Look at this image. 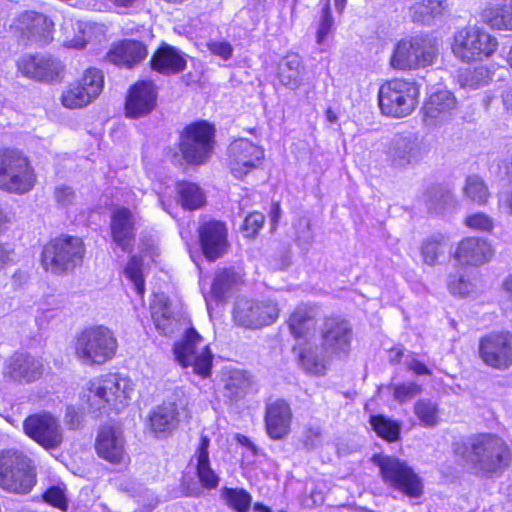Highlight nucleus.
Here are the masks:
<instances>
[{
  "mask_svg": "<svg viewBox=\"0 0 512 512\" xmlns=\"http://www.w3.org/2000/svg\"><path fill=\"white\" fill-rule=\"evenodd\" d=\"M133 391L134 386L130 379L117 373H109L88 383L84 399L94 413H118L127 406Z\"/></svg>",
  "mask_w": 512,
  "mask_h": 512,
  "instance_id": "f257e3e1",
  "label": "nucleus"
},
{
  "mask_svg": "<svg viewBox=\"0 0 512 512\" xmlns=\"http://www.w3.org/2000/svg\"><path fill=\"white\" fill-rule=\"evenodd\" d=\"M511 461L506 441L492 433L476 435L471 442V462L476 472L489 477L501 474Z\"/></svg>",
  "mask_w": 512,
  "mask_h": 512,
  "instance_id": "f03ea898",
  "label": "nucleus"
},
{
  "mask_svg": "<svg viewBox=\"0 0 512 512\" xmlns=\"http://www.w3.org/2000/svg\"><path fill=\"white\" fill-rule=\"evenodd\" d=\"M117 348L113 331L102 325L82 330L75 340V356L86 366L105 364L114 358Z\"/></svg>",
  "mask_w": 512,
  "mask_h": 512,
  "instance_id": "7ed1b4c3",
  "label": "nucleus"
},
{
  "mask_svg": "<svg viewBox=\"0 0 512 512\" xmlns=\"http://www.w3.org/2000/svg\"><path fill=\"white\" fill-rule=\"evenodd\" d=\"M419 95L415 82L400 78L387 81L378 92L380 110L393 118L407 117L415 110Z\"/></svg>",
  "mask_w": 512,
  "mask_h": 512,
  "instance_id": "20e7f679",
  "label": "nucleus"
},
{
  "mask_svg": "<svg viewBox=\"0 0 512 512\" xmlns=\"http://www.w3.org/2000/svg\"><path fill=\"white\" fill-rule=\"evenodd\" d=\"M373 463L379 468L382 481L389 488L410 498L423 494V482L406 461L394 456L374 455Z\"/></svg>",
  "mask_w": 512,
  "mask_h": 512,
  "instance_id": "39448f33",
  "label": "nucleus"
},
{
  "mask_svg": "<svg viewBox=\"0 0 512 512\" xmlns=\"http://www.w3.org/2000/svg\"><path fill=\"white\" fill-rule=\"evenodd\" d=\"M36 174L28 158L15 150L0 152V189L18 195L33 189Z\"/></svg>",
  "mask_w": 512,
  "mask_h": 512,
  "instance_id": "423d86ee",
  "label": "nucleus"
},
{
  "mask_svg": "<svg viewBox=\"0 0 512 512\" xmlns=\"http://www.w3.org/2000/svg\"><path fill=\"white\" fill-rule=\"evenodd\" d=\"M497 48V38L476 25L458 30L453 37L452 52L456 58L466 63L489 58Z\"/></svg>",
  "mask_w": 512,
  "mask_h": 512,
  "instance_id": "0eeeda50",
  "label": "nucleus"
},
{
  "mask_svg": "<svg viewBox=\"0 0 512 512\" xmlns=\"http://www.w3.org/2000/svg\"><path fill=\"white\" fill-rule=\"evenodd\" d=\"M175 359L183 368L202 378L211 373L213 355L209 345L194 328H185L183 337L174 344Z\"/></svg>",
  "mask_w": 512,
  "mask_h": 512,
  "instance_id": "6e6552de",
  "label": "nucleus"
},
{
  "mask_svg": "<svg viewBox=\"0 0 512 512\" xmlns=\"http://www.w3.org/2000/svg\"><path fill=\"white\" fill-rule=\"evenodd\" d=\"M436 44L426 37L400 40L390 57V65L396 70H414L432 65L437 58Z\"/></svg>",
  "mask_w": 512,
  "mask_h": 512,
  "instance_id": "1a4fd4ad",
  "label": "nucleus"
},
{
  "mask_svg": "<svg viewBox=\"0 0 512 512\" xmlns=\"http://www.w3.org/2000/svg\"><path fill=\"white\" fill-rule=\"evenodd\" d=\"M35 484V473L31 460L18 451L0 454V487L19 494L28 493Z\"/></svg>",
  "mask_w": 512,
  "mask_h": 512,
  "instance_id": "9d476101",
  "label": "nucleus"
},
{
  "mask_svg": "<svg viewBox=\"0 0 512 512\" xmlns=\"http://www.w3.org/2000/svg\"><path fill=\"white\" fill-rule=\"evenodd\" d=\"M84 245L80 238L61 236L44 246L41 261L45 270L61 274L82 262Z\"/></svg>",
  "mask_w": 512,
  "mask_h": 512,
  "instance_id": "9b49d317",
  "label": "nucleus"
},
{
  "mask_svg": "<svg viewBox=\"0 0 512 512\" xmlns=\"http://www.w3.org/2000/svg\"><path fill=\"white\" fill-rule=\"evenodd\" d=\"M9 29L25 45H46L53 40L54 22L41 12L26 10L12 19Z\"/></svg>",
  "mask_w": 512,
  "mask_h": 512,
  "instance_id": "f8f14e48",
  "label": "nucleus"
},
{
  "mask_svg": "<svg viewBox=\"0 0 512 512\" xmlns=\"http://www.w3.org/2000/svg\"><path fill=\"white\" fill-rule=\"evenodd\" d=\"M214 128L205 121L188 125L180 136L179 149L184 160L193 165L205 163L214 148Z\"/></svg>",
  "mask_w": 512,
  "mask_h": 512,
  "instance_id": "ddd939ff",
  "label": "nucleus"
},
{
  "mask_svg": "<svg viewBox=\"0 0 512 512\" xmlns=\"http://www.w3.org/2000/svg\"><path fill=\"white\" fill-rule=\"evenodd\" d=\"M23 431L47 451L59 449L64 442V429L60 419L48 411L27 416L23 421Z\"/></svg>",
  "mask_w": 512,
  "mask_h": 512,
  "instance_id": "4468645a",
  "label": "nucleus"
},
{
  "mask_svg": "<svg viewBox=\"0 0 512 512\" xmlns=\"http://www.w3.org/2000/svg\"><path fill=\"white\" fill-rule=\"evenodd\" d=\"M457 104L455 95L449 90L431 92L421 108L423 125L429 130L447 125L456 114Z\"/></svg>",
  "mask_w": 512,
  "mask_h": 512,
  "instance_id": "2eb2a0df",
  "label": "nucleus"
},
{
  "mask_svg": "<svg viewBox=\"0 0 512 512\" xmlns=\"http://www.w3.org/2000/svg\"><path fill=\"white\" fill-rule=\"evenodd\" d=\"M277 318L278 308L272 301H256L241 297L235 302L233 319L239 326L257 329L274 323Z\"/></svg>",
  "mask_w": 512,
  "mask_h": 512,
  "instance_id": "dca6fc26",
  "label": "nucleus"
},
{
  "mask_svg": "<svg viewBox=\"0 0 512 512\" xmlns=\"http://www.w3.org/2000/svg\"><path fill=\"white\" fill-rule=\"evenodd\" d=\"M425 155L424 143L417 134L411 132L394 135L387 150L388 160L399 168L416 165Z\"/></svg>",
  "mask_w": 512,
  "mask_h": 512,
  "instance_id": "f3484780",
  "label": "nucleus"
},
{
  "mask_svg": "<svg viewBox=\"0 0 512 512\" xmlns=\"http://www.w3.org/2000/svg\"><path fill=\"white\" fill-rule=\"evenodd\" d=\"M44 373L43 359L28 352H16L5 362L4 378L16 384H30L38 381Z\"/></svg>",
  "mask_w": 512,
  "mask_h": 512,
  "instance_id": "a211bd4d",
  "label": "nucleus"
},
{
  "mask_svg": "<svg viewBox=\"0 0 512 512\" xmlns=\"http://www.w3.org/2000/svg\"><path fill=\"white\" fill-rule=\"evenodd\" d=\"M104 84L100 70L89 68L78 82L63 92L62 104L70 109L81 108L99 96Z\"/></svg>",
  "mask_w": 512,
  "mask_h": 512,
  "instance_id": "6ab92c4d",
  "label": "nucleus"
},
{
  "mask_svg": "<svg viewBox=\"0 0 512 512\" xmlns=\"http://www.w3.org/2000/svg\"><path fill=\"white\" fill-rule=\"evenodd\" d=\"M479 355L483 362L496 369L512 364V335L508 332L491 333L481 338Z\"/></svg>",
  "mask_w": 512,
  "mask_h": 512,
  "instance_id": "aec40b11",
  "label": "nucleus"
},
{
  "mask_svg": "<svg viewBox=\"0 0 512 512\" xmlns=\"http://www.w3.org/2000/svg\"><path fill=\"white\" fill-rule=\"evenodd\" d=\"M351 338L352 328L348 321L338 317L325 319L321 327V346L331 357L347 355Z\"/></svg>",
  "mask_w": 512,
  "mask_h": 512,
  "instance_id": "412c9836",
  "label": "nucleus"
},
{
  "mask_svg": "<svg viewBox=\"0 0 512 512\" xmlns=\"http://www.w3.org/2000/svg\"><path fill=\"white\" fill-rule=\"evenodd\" d=\"M229 166L236 178H242L256 169L264 159V150L248 139H238L229 146Z\"/></svg>",
  "mask_w": 512,
  "mask_h": 512,
  "instance_id": "4be33fe9",
  "label": "nucleus"
},
{
  "mask_svg": "<svg viewBox=\"0 0 512 512\" xmlns=\"http://www.w3.org/2000/svg\"><path fill=\"white\" fill-rule=\"evenodd\" d=\"M95 449L99 457L112 464H124L129 459L122 431L115 426L106 425L99 429Z\"/></svg>",
  "mask_w": 512,
  "mask_h": 512,
  "instance_id": "5701e85b",
  "label": "nucleus"
},
{
  "mask_svg": "<svg viewBox=\"0 0 512 512\" xmlns=\"http://www.w3.org/2000/svg\"><path fill=\"white\" fill-rule=\"evenodd\" d=\"M18 70L26 77L37 81H53L63 70L60 61L46 55L26 54L17 62Z\"/></svg>",
  "mask_w": 512,
  "mask_h": 512,
  "instance_id": "b1692460",
  "label": "nucleus"
},
{
  "mask_svg": "<svg viewBox=\"0 0 512 512\" xmlns=\"http://www.w3.org/2000/svg\"><path fill=\"white\" fill-rule=\"evenodd\" d=\"M199 238L205 257L214 261L228 248L227 228L223 222L210 220L199 227Z\"/></svg>",
  "mask_w": 512,
  "mask_h": 512,
  "instance_id": "393cba45",
  "label": "nucleus"
},
{
  "mask_svg": "<svg viewBox=\"0 0 512 512\" xmlns=\"http://www.w3.org/2000/svg\"><path fill=\"white\" fill-rule=\"evenodd\" d=\"M491 243L480 237H467L457 246L455 259L465 265L481 266L489 262L494 256Z\"/></svg>",
  "mask_w": 512,
  "mask_h": 512,
  "instance_id": "a878e982",
  "label": "nucleus"
},
{
  "mask_svg": "<svg viewBox=\"0 0 512 512\" xmlns=\"http://www.w3.org/2000/svg\"><path fill=\"white\" fill-rule=\"evenodd\" d=\"M292 421V411L289 404L277 399L267 404L265 411V426L267 434L274 440H279L288 435Z\"/></svg>",
  "mask_w": 512,
  "mask_h": 512,
  "instance_id": "bb28decb",
  "label": "nucleus"
},
{
  "mask_svg": "<svg viewBox=\"0 0 512 512\" xmlns=\"http://www.w3.org/2000/svg\"><path fill=\"white\" fill-rule=\"evenodd\" d=\"M156 103V91L152 82L141 81L130 90L126 100V115L131 118L142 117L150 113Z\"/></svg>",
  "mask_w": 512,
  "mask_h": 512,
  "instance_id": "cd10ccee",
  "label": "nucleus"
},
{
  "mask_svg": "<svg viewBox=\"0 0 512 512\" xmlns=\"http://www.w3.org/2000/svg\"><path fill=\"white\" fill-rule=\"evenodd\" d=\"M150 310L156 329L165 336L175 334L186 326L185 319L173 315L168 298L164 294L154 296Z\"/></svg>",
  "mask_w": 512,
  "mask_h": 512,
  "instance_id": "c85d7f7f",
  "label": "nucleus"
},
{
  "mask_svg": "<svg viewBox=\"0 0 512 512\" xmlns=\"http://www.w3.org/2000/svg\"><path fill=\"white\" fill-rule=\"evenodd\" d=\"M135 215L127 208L121 207L114 210L111 217V233L113 241L123 251L127 252L132 247L135 238Z\"/></svg>",
  "mask_w": 512,
  "mask_h": 512,
  "instance_id": "c756f323",
  "label": "nucleus"
},
{
  "mask_svg": "<svg viewBox=\"0 0 512 512\" xmlns=\"http://www.w3.org/2000/svg\"><path fill=\"white\" fill-rule=\"evenodd\" d=\"M297 352L298 363L302 370L311 375L322 376L327 370L329 360L332 358L328 353L312 343L299 344L294 347Z\"/></svg>",
  "mask_w": 512,
  "mask_h": 512,
  "instance_id": "7c9ffc66",
  "label": "nucleus"
},
{
  "mask_svg": "<svg viewBox=\"0 0 512 512\" xmlns=\"http://www.w3.org/2000/svg\"><path fill=\"white\" fill-rule=\"evenodd\" d=\"M147 56L146 46L135 40H124L111 47L107 59L121 67L131 68Z\"/></svg>",
  "mask_w": 512,
  "mask_h": 512,
  "instance_id": "2f4dec72",
  "label": "nucleus"
},
{
  "mask_svg": "<svg viewBox=\"0 0 512 512\" xmlns=\"http://www.w3.org/2000/svg\"><path fill=\"white\" fill-rule=\"evenodd\" d=\"M304 76L305 65L299 54L288 53L278 62L276 77L286 88L298 89L303 84Z\"/></svg>",
  "mask_w": 512,
  "mask_h": 512,
  "instance_id": "473e14b6",
  "label": "nucleus"
},
{
  "mask_svg": "<svg viewBox=\"0 0 512 512\" xmlns=\"http://www.w3.org/2000/svg\"><path fill=\"white\" fill-rule=\"evenodd\" d=\"M151 67L164 75L176 74L185 69L186 59L176 48L163 45L152 56Z\"/></svg>",
  "mask_w": 512,
  "mask_h": 512,
  "instance_id": "72a5a7b5",
  "label": "nucleus"
},
{
  "mask_svg": "<svg viewBox=\"0 0 512 512\" xmlns=\"http://www.w3.org/2000/svg\"><path fill=\"white\" fill-rule=\"evenodd\" d=\"M178 424L179 413L172 403L158 406L150 415V429L159 438L170 435Z\"/></svg>",
  "mask_w": 512,
  "mask_h": 512,
  "instance_id": "f704fd0d",
  "label": "nucleus"
},
{
  "mask_svg": "<svg viewBox=\"0 0 512 512\" xmlns=\"http://www.w3.org/2000/svg\"><path fill=\"white\" fill-rule=\"evenodd\" d=\"M210 440L207 436H201L196 451V474L201 487L207 490L215 489L219 485L220 478L210 466L209 448Z\"/></svg>",
  "mask_w": 512,
  "mask_h": 512,
  "instance_id": "c9c22d12",
  "label": "nucleus"
},
{
  "mask_svg": "<svg viewBox=\"0 0 512 512\" xmlns=\"http://www.w3.org/2000/svg\"><path fill=\"white\" fill-rule=\"evenodd\" d=\"M481 19L491 29L512 31V0H506L502 6L486 7Z\"/></svg>",
  "mask_w": 512,
  "mask_h": 512,
  "instance_id": "e433bc0d",
  "label": "nucleus"
},
{
  "mask_svg": "<svg viewBox=\"0 0 512 512\" xmlns=\"http://www.w3.org/2000/svg\"><path fill=\"white\" fill-rule=\"evenodd\" d=\"M315 326L312 311L305 306H299L291 314L288 327L292 336L296 339L306 337Z\"/></svg>",
  "mask_w": 512,
  "mask_h": 512,
  "instance_id": "4c0bfd02",
  "label": "nucleus"
},
{
  "mask_svg": "<svg viewBox=\"0 0 512 512\" xmlns=\"http://www.w3.org/2000/svg\"><path fill=\"white\" fill-rule=\"evenodd\" d=\"M241 282V275L233 268H225L216 273L211 286V296L222 301L226 295Z\"/></svg>",
  "mask_w": 512,
  "mask_h": 512,
  "instance_id": "58836bf2",
  "label": "nucleus"
},
{
  "mask_svg": "<svg viewBox=\"0 0 512 512\" xmlns=\"http://www.w3.org/2000/svg\"><path fill=\"white\" fill-rule=\"evenodd\" d=\"M447 0H423L411 7L414 21L429 23V21L447 11Z\"/></svg>",
  "mask_w": 512,
  "mask_h": 512,
  "instance_id": "ea45409f",
  "label": "nucleus"
},
{
  "mask_svg": "<svg viewBox=\"0 0 512 512\" xmlns=\"http://www.w3.org/2000/svg\"><path fill=\"white\" fill-rule=\"evenodd\" d=\"M181 205L184 209L195 210L205 203V195L201 188L195 183L183 181L176 186Z\"/></svg>",
  "mask_w": 512,
  "mask_h": 512,
  "instance_id": "a19ab883",
  "label": "nucleus"
},
{
  "mask_svg": "<svg viewBox=\"0 0 512 512\" xmlns=\"http://www.w3.org/2000/svg\"><path fill=\"white\" fill-rule=\"evenodd\" d=\"M492 72L486 66H477L474 69H466L458 76L459 85L468 90H476L490 83Z\"/></svg>",
  "mask_w": 512,
  "mask_h": 512,
  "instance_id": "79ce46f5",
  "label": "nucleus"
},
{
  "mask_svg": "<svg viewBox=\"0 0 512 512\" xmlns=\"http://www.w3.org/2000/svg\"><path fill=\"white\" fill-rule=\"evenodd\" d=\"M250 386L247 374L241 370H232L224 380V395L231 400L241 398Z\"/></svg>",
  "mask_w": 512,
  "mask_h": 512,
  "instance_id": "37998d69",
  "label": "nucleus"
},
{
  "mask_svg": "<svg viewBox=\"0 0 512 512\" xmlns=\"http://www.w3.org/2000/svg\"><path fill=\"white\" fill-rule=\"evenodd\" d=\"M369 422L376 434L386 441L394 442L399 439L401 426L397 421L383 415H372Z\"/></svg>",
  "mask_w": 512,
  "mask_h": 512,
  "instance_id": "c03bdc74",
  "label": "nucleus"
},
{
  "mask_svg": "<svg viewBox=\"0 0 512 512\" xmlns=\"http://www.w3.org/2000/svg\"><path fill=\"white\" fill-rule=\"evenodd\" d=\"M414 413L424 427H435L440 422L438 404L432 400H418L414 405Z\"/></svg>",
  "mask_w": 512,
  "mask_h": 512,
  "instance_id": "a18cd8bd",
  "label": "nucleus"
},
{
  "mask_svg": "<svg viewBox=\"0 0 512 512\" xmlns=\"http://www.w3.org/2000/svg\"><path fill=\"white\" fill-rule=\"evenodd\" d=\"M464 195L479 205L487 203L490 193L484 181L476 175L468 176L463 187Z\"/></svg>",
  "mask_w": 512,
  "mask_h": 512,
  "instance_id": "49530a36",
  "label": "nucleus"
},
{
  "mask_svg": "<svg viewBox=\"0 0 512 512\" xmlns=\"http://www.w3.org/2000/svg\"><path fill=\"white\" fill-rule=\"evenodd\" d=\"M221 497L225 503L236 512H248L251 496L244 489L223 488Z\"/></svg>",
  "mask_w": 512,
  "mask_h": 512,
  "instance_id": "de8ad7c7",
  "label": "nucleus"
},
{
  "mask_svg": "<svg viewBox=\"0 0 512 512\" xmlns=\"http://www.w3.org/2000/svg\"><path fill=\"white\" fill-rule=\"evenodd\" d=\"M447 238L443 235H435L423 242L421 247V254L423 260L428 265H434L437 262L439 255L444 253L447 246Z\"/></svg>",
  "mask_w": 512,
  "mask_h": 512,
  "instance_id": "09e8293b",
  "label": "nucleus"
},
{
  "mask_svg": "<svg viewBox=\"0 0 512 512\" xmlns=\"http://www.w3.org/2000/svg\"><path fill=\"white\" fill-rule=\"evenodd\" d=\"M451 200V195L437 186L427 189L423 195V201L427 208L435 213H441L445 209V205Z\"/></svg>",
  "mask_w": 512,
  "mask_h": 512,
  "instance_id": "8fccbe9b",
  "label": "nucleus"
},
{
  "mask_svg": "<svg viewBox=\"0 0 512 512\" xmlns=\"http://www.w3.org/2000/svg\"><path fill=\"white\" fill-rule=\"evenodd\" d=\"M38 321L40 323H50L60 320L64 314L62 301L53 296L47 297L41 305Z\"/></svg>",
  "mask_w": 512,
  "mask_h": 512,
  "instance_id": "3c124183",
  "label": "nucleus"
},
{
  "mask_svg": "<svg viewBox=\"0 0 512 512\" xmlns=\"http://www.w3.org/2000/svg\"><path fill=\"white\" fill-rule=\"evenodd\" d=\"M45 503L53 506L61 511H67L68 509V498L66 494V485L58 483L52 485L42 495Z\"/></svg>",
  "mask_w": 512,
  "mask_h": 512,
  "instance_id": "603ef678",
  "label": "nucleus"
},
{
  "mask_svg": "<svg viewBox=\"0 0 512 512\" xmlns=\"http://www.w3.org/2000/svg\"><path fill=\"white\" fill-rule=\"evenodd\" d=\"M125 275L132 282L136 293L140 297H143L145 284L142 275V261L136 256H132L125 268Z\"/></svg>",
  "mask_w": 512,
  "mask_h": 512,
  "instance_id": "864d4df0",
  "label": "nucleus"
},
{
  "mask_svg": "<svg viewBox=\"0 0 512 512\" xmlns=\"http://www.w3.org/2000/svg\"><path fill=\"white\" fill-rule=\"evenodd\" d=\"M334 19L331 14L330 1L325 0L323 3L317 29V43L322 44L326 36L332 31Z\"/></svg>",
  "mask_w": 512,
  "mask_h": 512,
  "instance_id": "5fc2aeb1",
  "label": "nucleus"
},
{
  "mask_svg": "<svg viewBox=\"0 0 512 512\" xmlns=\"http://www.w3.org/2000/svg\"><path fill=\"white\" fill-rule=\"evenodd\" d=\"M476 283L466 279L464 275L451 277L448 282L449 291L454 295L468 296L476 290Z\"/></svg>",
  "mask_w": 512,
  "mask_h": 512,
  "instance_id": "6e6d98bb",
  "label": "nucleus"
},
{
  "mask_svg": "<svg viewBox=\"0 0 512 512\" xmlns=\"http://www.w3.org/2000/svg\"><path fill=\"white\" fill-rule=\"evenodd\" d=\"M421 386L415 382H408L393 386V396L400 402L404 403L421 393Z\"/></svg>",
  "mask_w": 512,
  "mask_h": 512,
  "instance_id": "4d7b16f0",
  "label": "nucleus"
},
{
  "mask_svg": "<svg viewBox=\"0 0 512 512\" xmlns=\"http://www.w3.org/2000/svg\"><path fill=\"white\" fill-rule=\"evenodd\" d=\"M73 30L78 31L79 34L73 38L67 37L63 42L64 46L67 48L83 49L88 42L87 33L91 30V26L87 23L77 22Z\"/></svg>",
  "mask_w": 512,
  "mask_h": 512,
  "instance_id": "13d9d810",
  "label": "nucleus"
},
{
  "mask_svg": "<svg viewBox=\"0 0 512 512\" xmlns=\"http://www.w3.org/2000/svg\"><path fill=\"white\" fill-rule=\"evenodd\" d=\"M465 224L470 229L490 232L494 227L493 220L485 213H474L465 219Z\"/></svg>",
  "mask_w": 512,
  "mask_h": 512,
  "instance_id": "bf43d9fd",
  "label": "nucleus"
},
{
  "mask_svg": "<svg viewBox=\"0 0 512 512\" xmlns=\"http://www.w3.org/2000/svg\"><path fill=\"white\" fill-rule=\"evenodd\" d=\"M264 215L260 212H253L246 216L242 230L246 237H254L262 228Z\"/></svg>",
  "mask_w": 512,
  "mask_h": 512,
  "instance_id": "052dcab7",
  "label": "nucleus"
},
{
  "mask_svg": "<svg viewBox=\"0 0 512 512\" xmlns=\"http://www.w3.org/2000/svg\"><path fill=\"white\" fill-rule=\"evenodd\" d=\"M208 50L222 60H228L233 53V47L226 41H211L207 44Z\"/></svg>",
  "mask_w": 512,
  "mask_h": 512,
  "instance_id": "680f3d73",
  "label": "nucleus"
},
{
  "mask_svg": "<svg viewBox=\"0 0 512 512\" xmlns=\"http://www.w3.org/2000/svg\"><path fill=\"white\" fill-rule=\"evenodd\" d=\"M54 196L58 204L63 207L73 204L75 200L74 190L66 185H59L55 188Z\"/></svg>",
  "mask_w": 512,
  "mask_h": 512,
  "instance_id": "e2e57ef3",
  "label": "nucleus"
},
{
  "mask_svg": "<svg viewBox=\"0 0 512 512\" xmlns=\"http://www.w3.org/2000/svg\"><path fill=\"white\" fill-rule=\"evenodd\" d=\"M498 208L500 211L512 215V183L506 191L498 195Z\"/></svg>",
  "mask_w": 512,
  "mask_h": 512,
  "instance_id": "0e129e2a",
  "label": "nucleus"
},
{
  "mask_svg": "<svg viewBox=\"0 0 512 512\" xmlns=\"http://www.w3.org/2000/svg\"><path fill=\"white\" fill-rule=\"evenodd\" d=\"M321 440V432L318 428H309L304 435V445L308 449H314Z\"/></svg>",
  "mask_w": 512,
  "mask_h": 512,
  "instance_id": "69168bd1",
  "label": "nucleus"
},
{
  "mask_svg": "<svg viewBox=\"0 0 512 512\" xmlns=\"http://www.w3.org/2000/svg\"><path fill=\"white\" fill-rule=\"evenodd\" d=\"M64 421L70 429H75L80 425V417L74 407H67L65 412Z\"/></svg>",
  "mask_w": 512,
  "mask_h": 512,
  "instance_id": "338daca9",
  "label": "nucleus"
},
{
  "mask_svg": "<svg viewBox=\"0 0 512 512\" xmlns=\"http://www.w3.org/2000/svg\"><path fill=\"white\" fill-rule=\"evenodd\" d=\"M14 250L8 245L0 244V270L13 261Z\"/></svg>",
  "mask_w": 512,
  "mask_h": 512,
  "instance_id": "774afa93",
  "label": "nucleus"
}]
</instances>
